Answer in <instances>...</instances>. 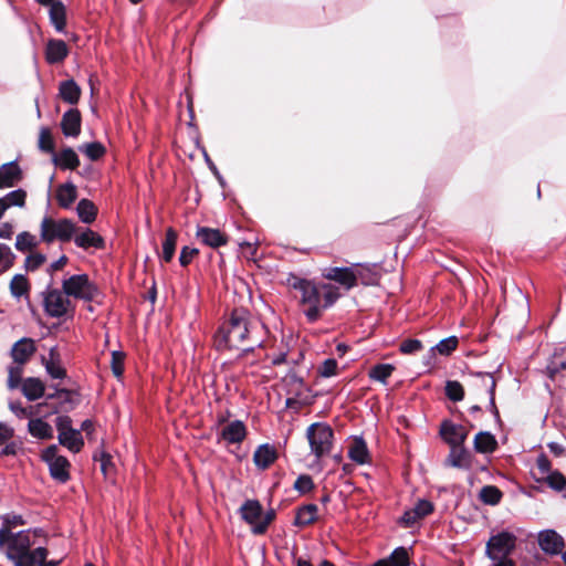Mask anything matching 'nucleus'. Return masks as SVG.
<instances>
[{"label": "nucleus", "instance_id": "nucleus-1", "mask_svg": "<svg viewBox=\"0 0 566 566\" xmlns=\"http://www.w3.org/2000/svg\"><path fill=\"white\" fill-rule=\"evenodd\" d=\"M36 532L20 531L9 532L7 528H0V552L14 566H59L61 559H48L49 551L36 546Z\"/></svg>", "mask_w": 566, "mask_h": 566}, {"label": "nucleus", "instance_id": "nucleus-2", "mask_svg": "<svg viewBox=\"0 0 566 566\" xmlns=\"http://www.w3.org/2000/svg\"><path fill=\"white\" fill-rule=\"evenodd\" d=\"M287 284L300 292V302L307 306L305 316L310 322L317 321L322 315V310L332 306L340 296L338 287L329 284H316L313 281L292 275L287 279Z\"/></svg>", "mask_w": 566, "mask_h": 566}, {"label": "nucleus", "instance_id": "nucleus-3", "mask_svg": "<svg viewBox=\"0 0 566 566\" xmlns=\"http://www.w3.org/2000/svg\"><path fill=\"white\" fill-rule=\"evenodd\" d=\"M253 328L250 312L245 308H235L219 327L216 344L220 349H251L258 342L252 340Z\"/></svg>", "mask_w": 566, "mask_h": 566}, {"label": "nucleus", "instance_id": "nucleus-4", "mask_svg": "<svg viewBox=\"0 0 566 566\" xmlns=\"http://www.w3.org/2000/svg\"><path fill=\"white\" fill-rule=\"evenodd\" d=\"M516 536L510 532L492 535L486 542L485 554L492 560V566H516L511 558L516 547Z\"/></svg>", "mask_w": 566, "mask_h": 566}, {"label": "nucleus", "instance_id": "nucleus-5", "mask_svg": "<svg viewBox=\"0 0 566 566\" xmlns=\"http://www.w3.org/2000/svg\"><path fill=\"white\" fill-rule=\"evenodd\" d=\"M77 230L76 223L66 218L54 219L44 217L40 223V240L46 244L54 242H69Z\"/></svg>", "mask_w": 566, "mask_h": 566}, {"label": "nucleus", "instance_id": "nucleus-6", "mask_svg": "<svg viewBox=\"0 0 566 566\" xmlns=\"http://www.w3.org/2000/svg\"><path fill=\"white\" fill-rule=\"evenodd\" d=\"M42 305L45 314L52 318L71 316L75 308L63 289L59 290L52 286H48L42 292Z\"/></svg>", "mask_w": 566, "mask_h": 566}, {"label": "nucleus", "instance_id": "nucleus-7", "mask_svg": "<svg viewBox=\"0 0 566 566\" xmlns=\"http://www.w3.org/2000/svg\"><path fill=\"white\" fill-rule=\"evenodd\" d=\"M63 292L69 297L91 302L99 294L97 285L90 280L87 274H75L63 280Z\"/></svg>", "mask_w": 566, "mask_h": 566}, {"label": "nucleus", "instance_id": "nucleus-8", "mask_svg": "<svg viewBox=\"0 0 566 566\" xmlns=\"http://www.w3.org/2000/svg\"><path fill=\"white\" fill-rule=\"evenodd\" d=\"M306 437L311 450L317 459L329 454L333 447L334 433L332 428L325 423H313L307 428Z\"/></svg>", "mask_w": 566, "mask_h": 566}, {"label": "nucleus", "instance_id": "nucleus-9", "mask_svg": "<svg viewBox=\"0 0 566 566\" xmlns=\"http://www.w3.org/2000/svg\"><path fill=\"white\" fill-rule=\"evenodd\" d=\"M42 459L48 463L53 479L61 483L70 479V462L65 457L57 454L56 446L48 447L42 453Z\"/></svg>", "mask_w": 566, "mask_h": 566}, {"label": "nucleus", "instance_id": "nucleus-10", "mask_svg": "<svg viewBox=\"0 0 566 566\" xmlns=\"http://www.w3.org/2000/svg\"><path fill=\"white\" fill-rule=\"evenodd\" d=\"M472 390L476 395H482L483 392L489 395L490 410L499 416V410L495 405V388L496 380L492 373H475L473 374V379L471 382Z\"/></svg>", "mask_w": 566, "mask_h": 566}, {"label": "nucleus", "instance_id": "nucleus-11", "mask_svg": "<svg viewBox=\"0 0 566 566\" xmlns=\"http://www.w3.org/2000/svg\"><path fill=\"white\" fill-rule=\"evenodd\" d=\"M41 150L52 153L53 163L61 169L74 170L80 166V159L76 153L71 148H65L60 153L54 151V144H39Z\"/></svg>", "mask_w": 566, "mask_h": 566}, {"label": "nucleus", "instance_id": "nucleus-12", "mask_svg": "<svg viewBox=\"0 0 566 566\" xmlns=\"http://www.w3.org/2000/svg\"><path fill=\"white\" fill-rule=\"evenodd\" d=\"M538 545L544 553L558 555L563 553L565 541L556 531L545 530L538 533Z\"/></svg>", "mask_w": 566, "mask_h": 566}, {"label": "nucleus", "instance_id": "nucleus-13", "mask_svg": "<svg viewBox=\"0 0 566 566\" xmlns=\"http://www.w3.org/2000/svg\"><path fill=\"white\" fill-rule=\"evenodd\" d=\"M442 439L452 448L461 447L468 438L469 431L461 424L443 421L440 428Z\"/></svg>", "mask_w": 566, "mask_h": 566}, {"label": "nucleus", "instance_id": "nucleus-14", "mask_svg": "<svg viewBox=\"0 0 566 566\" xmlns=\"http://www.w3.org/2000/svg\"><path fill=\"white\" fill-rule=\"evenodd\" d=\"M196 237L201 243L212 249L226 245L229 241L224 232L209 227H198Z\"/></svg>", "mask_w": 566, "mask_h": 566}, {"label": "nucleus", "instance_id": "nucleus-15", "mask_svg": "<svg viewBox=\"0 0 566 566\" xmlns=\"http://www.w3.org/2000/svg\"><path fill=\"white\" fill-rule=\"evenodd\" d=\"M35 352L36 346L34 340L32 338L24 337L13 344L10 355L14 364L24 365L30 360Z\"/></svg>", "mask_w": 566, "mask_h": 566}, {"label": "nucleus", "instance_id": "nucleus-16", "mask_svg": "<svg viewBox=\"0 0 566 566\" xmlns=\"http://www.w3.org/2000/svg\"><path fill=\"white\" fill-rule=\"evenodd\" d=\"M326 280L335 281L346 290L356 286V276L354 274L353 265L348 268H329L323 273Z\"/></svg>", "mask_w": 566, "mask_h": 566}, {"label": "nucleus", "instance_id": "nucleus-17", "mask_svg": "<svg viewBox=\"0 0 566 566\" xmlns=\"http://www.w3.org/2000/svg\"><path fill=\"white\" fill-rule=\"evenodd\" d=\"M82 117L77 108L67 109L61 120V129L65 137L76 138L81 133Z\"/></svg>", "mask_w": 566, "mask_h": 566}, {"label": "nucleus", "instance_id": "nucleus-18", "mask_svg": "<svg viewBox=\"0 0 566 566\" xmlns=\"http://www.w3.org/2000/svg\"><path fill=\"white\" fill-rule=\"evenodd\" d=\"M69 55L67 44L63 40L50 39L45 46V61L49 64H59Z\"/></svg>", "mask_w": 566, "mask_h": 566}, {"label": "nucleus", "instance_id": "nucleus-19", "mask_svg": "<svg viewBox=\"0 0 566 566\" xmlns=\"http://www.w3.org/2000/svg\"><path fill=\"white\" fill-rule=\"evenodd\" d=\"M74 243L84 250L90 248L103 249L105 247L104 239L92 229H84L82 232H75L73 237Z\"/></svg>", "mask_w": 566, "mask_h": 566}, {"label": "nucleus", "instance_id": "nucleus-20", "mask_svg": "<svg viewBox=\"0 0 566 566\" xmlns=\"http://www.w3.org/2000/svg\"><path fill=\"white\" fill-rule=\"evenodd\" d=\"M353 270L356 276V284L360 282L364 285H375L380 279L377 266L374 264H354Z\"/></svg>", "mask_w": 566, "mask_h": 566}, {"label": "nucleus", "instance_id": "nucleus-21", "mask_svg": "<svg viewBox=\"0 0 566 566\" xmlns=\"http://www.w3.org/2000/svg\"><path fill=\"white\" fill-rule=\"evenodd\" d=\"M277 459V451L275 447L270 444L260 446L254 454L253 461L259 469L265 470L272 465Z\"/></svg>", "mask_w": 566, "mask_h": 566}, {"label": "nucleus", "instance_id": "nucleus-22", "mask_svg": "<svg viewBox=\"0 0 566 566\" xmlns=\"http://www.w3.org/2000/svg\"><path fill=\"white\" fill-rule=\"evenodd\" d=\"M247 436V428L240 420L229 422L222 428L221 437L228 443H240Z\"/></svg>", "mask_w": 566, "mask_h": 566}, {"label": "nucleus", "instance_id": "nucleus-23", "mask_svg": "<svg viewBox=\"0 0 566 566\" xmlns=\"http://www.w3.org/2000/svg\"><path fill=\"white\" fill-rule=\"evenodd\" d=\"M81 93V87L73 78L62 81L59 85V96L67 104H77Z\"/></svg>", "mask_w": 566, "mask_h": 566}, {"label": "nucleus", "instance_id": "nucleus-24", "mask_svg": "<svg viewBox=\"0 0 566 566\" xmlns=\"http://www.w3.org/2000/svg\"><path fill=\"white\" fill-rule=\"evenodd\" d=\"M348 457L357 464L370 462V454L366 442L361 438H355L348 447Z\"/></svg>", "mask_w": 566, "mask_h": 566}, {"label": "nucleus", "instance_id": "nucleus-25", "mask_svg": "<svg viewBox=\"0 0 566 566\" xmlns=\"http://www.w3.org/2000/svg\"><path fill=\"white\" fill-rule=\"evenodd\" d=\"M242 518L252 526L254 533L255 525L261 522L262 506L256 500H248L241 507Z\"/></svg>", "mask_w": 566, "mask_h": 566}, {"label": "nucleus", "instance_id": "nucleus-26", "mask_svg": "<svg viewBox=\"0 0 566 566\" xmlns=\"http://www.w3.org/2000/svg\"><path fill=\"white\" fill-rule=\"evenodd\" d=\"M49 18L56 32L64 33L66 27V7L61 0L51 3Z\"/></svg>", "mask_w": 566, "mask_h": 566}, {"label": "nucleus", "instance_id": "nucleus-27", "mask_svg": "<svg viewBox=\"0 0 566 566\" xmlns=\"http://www.w3.org/2000/svg\"><path fill=\"white\" fill-rule=\"evenodd\" d=\"M22 394L30 401H34L44 395L45 386L39 378L29 377L21 384Z\"/></svg>", "mask_w": 566, "mask_h": 566}, {"label": "nucleus", "instance_id": "nucleus-28", "mask_svg": "<svg viewBox=\"0 0 566 566\" xmlns=\"http://www.w3.org/2000/svg\"><path fill=\"white\" fill-rule=\"evenodd\" d=\"M21 179V170L17 164H7L0 167V188L14 186Z\"/></svg>", "mask_w": 566, "mask_h": 566}, {"label": "nucleus", "instance_id": "nucleus-29", "mask_svg": "<svg viewBox=\"0 0 566 566\" xmlns=\"http://www.w3.org/2000/svg\"><path fill=\"white\" fill-rule=\"evenodd\" d=\"M447 463L454 468L469 469L471 465V455L461 447H452L447 458Z\"/></svg>", "mask_w": 566, "mask_h": 566}, {"label": "nucleus", "instance_id": "nucleus-30", "mask_svg": "<svg viewBox=\"0 0 566 566\" xmlns=\"http://www.w3.org/2000/svg\"><path fill=\"white\" fill-rule=\"evenodd\" d=\"M497 448V441L493 434L486 431L479 432L474 438V449L479 453H492Z\"/></svg>", "mask_w": 566, "mask_h": 566}, {"label": "nucleus", "instance_id": "nucleus-31", "mask_svg": "<svg viewBox=\"0 0 566 566\" xmlns=\"http://www.w3.org/2000/svg\"><path fill=\"white\" fill-rule=\"evenodd\" d=\"M318 507L315 504H306L296 511L294 524L296 526H307L317 520Z\"/></svg>", "mask_w": 566, "mask_h": 566}, {"label": "nucleus", "instance_id": "nucleus-32", "mask_svg": "<svg viewBox=\"0 0 566 566\" xmlns=\"http://www.w3.org/2000/svg\"><path fill=\"white\" fill-rule=\"evenodd\" d=\"M77 198L76 187L73 184H64L56 189V201L62 208H70Z\"/></svg>", "mask_w": 566, "mask_h": 566}, {"label": "nucleus", "instance_id": "nucleus-33", "mask_svg": "<svg viewBox=\"0 0 566 566\" xmlns=\"http://www.w3.org/2000/svg\"><path fill=\"white\" fill-rule=\"evenodd\" d=\"M45 369L48 374L55 379H63L66 377V370L61 365L59 355L55 350V348H52L50 350V358L48 360L43 359Z\"/></svg>", "mask_w": 566, "mask_h": 566}, {"label": "nucleus", "instance_id": "nucleus-34", "mask_svg": "<svg viewBox=\"0 0 566 566\" xmlns=\"http://www.w3.org/2000/svg\"><path fill=\"white\" fill-rule=\"evenodd\" d=\"M374 566H409L408 552L405 547H398L388 558L376 562Z\"/></svg>", "mask_w": 566, "mask_h": 566}, {"label": "nucleus", "instance_id": "nucleus-35", "mask_svg": "<svg viewBox=\"0 0 566 566\" xmlns=\"http://www.w3.org/2000/svg\"><path fill=\"white\" fill-rule=\"evenodd\" d=\"M536 482L545 484L556 492H563L566 490V476L558 470H555L543 478H536Z\"/></svg>", "mask_w": 566, "mask_h": 566}, {"label": "nucleus", "instance_id": "nucleus-36", "mask_svg": "<svg viewBox=\"0 0 566 566\" xmlns=\"http://www.w3.org/2000/svg\"><path fill=\"white\" fill-rule=\"evenodd\" d=\"M57 438L63 447L67 448L70 451L74 453L80 452L84 446L83 438L78 430L69 431V433L62 432L61 434H59Z\"/></svg>", "mask_w": 566, "mask_h": 566}, {"label": "nucleus", "instance_id": "nucleus-37", "mask_svg": "<svg viewBox=\"0 0 566 566\" xmlns=\"http://www.w3.org/2000/svg\"><path fill=\"white\" fill-rule=\"evenodd\" d=\"M76 211L82 222L91 224L95 221L97 216V208L93 201L82 199L78 201Z\"/></svg>", "mask_w": 566, "mask_h": 566}, {"label": "nucleus", "instance_id": "nucleus-38", "mask_svg": "<svg viewBox=\"0 0 566 566\" xmlns=\"http://www.w3.org/2000/svg\"><path fill=\"white\" fill-rule=\"evenodd\" d=\"M28 428L30 434L39 439H50L53 436L52 427L40 418L31 419Z\"/></svg>", "mask_w": 566, "mask_h": 566}, {"label": "nucleus", "instance_id": "nucleus-39", "mask_svg": "<svg viewBox=\"0 0 566 566\" xmlns=\"http://www.w3.org/2000/svg\"><path fill=\"white\" fill-rule=\"evenodd\" d=\"M15 249L22 253L32 252L39 245L36 237L28 231L20 232L15 239Z\"/></svg>", "mask_w": 566, "mask_h": 566}, {"label": "nucleus", "instance_id": "nucleus-40", "mask_svg": "<svg viewBox=\"0 0 566 566\" xmlns=\"http://www.w3.org/2000/svg\"><path fill=\"white\" fill-rule=\"evenodd\" d=\"M178 234L172 228L166 230L165 240L163 242L161 258L165 262H170L176 251Z\"/></svg>", "mask_w": 566, "mask_h": 566}, {"label": "nucleus", "instance_id": "nucleus-41", "mask_svg": "<svg viewBox=\"0 0 566 566\" xmlns=\"http://www.w3.org/2000/svg\"><path fill=\"white\" fill-rule=\"evenodd\" d=\"M10 292L17 298L28 295L30 292L28 277L23 274H15L10 281Z\"/></svg>", "mask_w": 566, "mask_h": 566}, {"label": "nucleus", "instance_id": "nucleus-42", "mask_svg": "<svg viewBox=\"0 0 566 566\" xmlns=\"http://www.w3.org/2000/svg\"><path fill=\"white\" fill-rule=\"evenodd\" d=\"M502 499V492L494 485H485L480 491V500L484 504L496 505Z\"/></svg>", "mask_w": 566, "mask_h": 566}, {"label": "nucleus", "instance_id": "nucleus-43", "mask_svg": "<svg viewBox=\"0 0 566 566\" xmlns=\"http://www.w3.org/2000/svg\"><path fill=\"white\" fill-rule=\"evenodd\" d=\"M27 192L23 189H17L8 195H6L1 200L7 206V209L10 207H23L25 205Z\"/></svg>", "mask_w": 566, "mask_h": 566}, {"label": "nucleus", "instance_id": "nucleus-44", "mask_svg": "<svg viewBox=\"0 0 566 566\" xmlns=\"http://www.w3.org/2000/svg\"><path fill=\"white\" fill-rule=\"evenodd\" d=\"M15 262V255L11 249L0 243V274L10 270Z\"/></svg>", "mask_w": 566, "mask_h": 566}, {"label": "nucleus", "instance_id": "nucleus-45", "mask_svg": "<svg viewBox=\"0 0 566 566\" xmlns=\"http://www.w3.org/2000/svg\"><path fill=\"white\" fill-rule=\"evenodd\" d=\"M394 369L395 368L392 365L379 364L370 369L369 377L380 382H386L387 379L391 376Z\"/></svg>", "mask_w": 566, "mask_h": 566}, {"label": "nucleus", "instance_id": "nucleus-46", "mask_svg": "<svg viewBox=\"0 0 566 566\" xmlns=\"http://www.w3.org/2000/svg\"><path fill=\"white\" fill-rule=\"evenodd\" d=\"M23 365H11L8 368V387L10 389H15L20 386L23 373Z\"/></svg>", "mask_w": 566, "mask_h": 566}, {"label": "nucleus", "instance_id": "nucleus-47", "mask_svg": "<svg viewBox=\"0 0 566 566\" xmlns=\"http://www.w3.org/2000/svg\"><path fill=\"white\" fill-rule=\"evenodd\" d=\"M446 395L452 401H461L464 397V389L459 381L450 380L446 385Z\"/></svg>", "mask_w": 566, "mask_h": 566}, {"label": "nucleus", "instance_id": "nucleus-48", "mask_svg": "<svg viewBox=\"0 0 566 566\" xmlns=\"http://www.w3.org/2000/svg\"><path fill=\"white\" fill-rule=\"evenodd\" d=\"M46 261V256L39 252L30 253L24 261V268L27 271L33 272L41 268Z\"/></svg>", "mask_w": 566, "mask_h": 566}, {"label": "nucleus", "instance_id": "nucleus-49", "mask_svg": "<svg viewBox=\"0 0 566 566\" xmlns=\"http://www.w3.org/2000/svg\"><path fill=\"white\" fill-rule=\"evenodd\" d=\"M338 365L336 359H325L317 368V374L321 377L328 378L337 374Z\"/></svg>", "mask_w": 566, "mask_h": 566}, {"label": "nucleus", "instance_id": "nucleus-50", "mask_svg": "<svg viewBox=\"0 0 566 566\" xmlns=\"http://www.w3.org/2000/svg\"><path fill=\"white\" fill-rule=\"evenodd\" d=\"M536 468L537 473L535 474L536 478H543L544 475L549 474L551 472L555 471L552 467V462L548 459L546 454H539L536 459Z\"/></svg>", "mask_w": 566, "mask_h": 566}, {"label": "nucleus", "instance_id": "nucleus-51", "mask_svg": "<svg viewBox=\"0 0 566 566\" xmlns=\"http://www.w3.org/2000/svg\"><path fill=\"white\" fill-rule=\"evenodd\" d=\"M124 361H125V354L123 352H113L112 353V370L115 377L119 378L122 377L124 373Z\"/></svg>", "mask_w": 566, "mask_h": 566}, {"label": "nucleus", "instance_id": "nucleus-52", "mask_svg": "<svg viewBox=\"0 0 566 566\" xmlns=\"http://www.w3.org/2000/svg\"><path fill=\"white\" fill-rule=\"evenodd\" d=\"M81 151H83L92 160H97L106 153V149L103 144H86L85 147L81 149Z\"/></svg>", "mask_w": 566, "mask_h": 566}, {"label": "nucleus", "instance_id": "nucleus-53", "mask_svg": "<svg viewBox=\"0 0 566 566\" xmlns=\"http://www.w3.org/2000/svg\"><path fill=\"white\" fill-rule=\"evenodd\" d=\"M313 488L314 482L312 478L307 474L300 475L294 483V489L302 494L308 493L310 491L313 490Z\"/></svg>", "mask_w": 566, "mask_h": 566}, {"label": "nucleus", "instance_id": "nucleus-54", "mask_svg": "<svg viewBox=\"0 0 566 566\" xmlns=\"http://www.w3.org/2000/svg\"><path fill=\"white\" fill-rule=\"evenodd\" d=\"M458 346V338L455 336L448 337L442 339L437 346L436 349L441 355H450L453 350H455Z\"/></svg>", "mask_w": 566, "mask_h": 566}, {"label": "nucleus", "instance_id": "nucleus-55", "mask_svg": "<svg viewBox=\"0 0 566 566\" xmlns=\"http://www.w3.org/2000/svg\"><path fill=\"white\" fill-rule=\"evenodd\" d=\"M400 352L406 355L415 354L422 349V343L418 339H405L399 347Z\"/></svg>", "mask_w": 566, "mask_h": 566}, {"label": "nucleus", "instance_id": "nucleus-56", "mask_svg": "<svg viewBox=\"0 0 566 566\" xmlns=\"http://www.w3.org/2000/svg\"><path fill=\"white\" fill-rule=\"evenodd\" d=\"M275 517V513L273 510L266 512L265 514L262 513L261 522L255 525L254 534L261 535L264 534L269 527V525L272 523V521Z\"/></svg>", "mask_w": 566, "mask_h": 566}, {"label": "nucleus", "instance_id": "nucleus-57", "mask_svg": "<svg viewBox=\"0 0 566 566\" xmlns=\"http://www.w3.org/2000/svg\"><path fill=\"white\" fill-rule=\"evenodd\" d=\"M199 250L196 248L184 247L180 252L179 262L182 266H187L196 255H198Z\"/></svg>", "mask_w": 566, "mask_h": 566}, {"label": "nucleus", "instance_id": "nucleus-58", "mask_svg": "<svg viewBox=\"0 0 566 566\" xmlns=\"http://www.w3.org/2000/svg\"><path fill=\"white\" fill-rule=\"evenodd\" d=\"M412 509L423 518L433 512V504L427 500H419Z\"/></svg>", "mask_w": 566, "mask_h": 566}, {"label": "nucleus", "instance_id": "nucleus-59", "mask_svg": "<svg viewBox=\"0 0 566 566\" xmlns=\"http://www.w3.org/2000/svg\"><path fill=\"white\" fill-rule=\"evenodd\" d=\"M56 429L59 434L62 432L69 433V431H76L72 428V420L67 416H62L56 419Z\"/></svg>", "mask_w": 566, "mask_h": 566}, {"label": "nucleus", "instance_id": "nucleus-60", "mask_svg": "<svg viewBox=\"0 0 566 566\" xmlns=\"http://www.w3.org/2000/svg\"><path fill=\"white\" fill-rule=\"evenodd\" d=\"M24 524L22 516L20 515H7L3 517V524L0 528H7L9 532H12L11 528L13 526H21Z\"/></svg>", "mask_w": 566, "mask_h": 566}, {"label": "nucleus", "instance_id": "nucleus-61", "mask_svg": "<svg viewBox=\"0 0 566 566\" xmlns=\"http://www.w3.org/2000/svg\"><path fill=\"white\" fill-rule=\"evenodd\" d=\"M419 520H421V517L419 516V514L413 510H409V511H406L405 514L402 515L401 517V522L406 525V526H412L413 524H416Z\"/></svg>", "mask_w": 566, "mask_h": 566}, {"label": "nucleus", "instance_id": "nucleus-62", "mask_svg": "<svg viewBox=\"0 0 566 566\" xmlns=\"http://www.w3.org/2000/svg\"><path fill=\"white\" fill-rule=\"evenodd\" d=\"M11 411L19 418H28L32 415L27 408L22 407L20 402H10L9 405Z\"/></svg>", "mask_w": 566, "mask_h": 566}, {"label": "nucleus", "instance_id": "nucleus-63", "mask_svg": "<svg viewBox=\"0 0 566 566\" xmlns=\"http://www.w3.org/2000/svg\"><path fill=\"white\" fill-rule=\"evenodd\" d=\"M13 429L6 423L0 422V444L10 440L13 437Z\"/></svg>", "mask_w": 566, "mask_h": 566}, {"label": "nucleus", "instance_id": "nucleus-64", "mask_svg": "<svg viewBox=\"0 0 566 566\" xmlns=\"http://www.w3.org/2000/svg\"><path fill=\"white\" fill-rule=\"evenodd\" d=\"M67 261H69L67 256L62 255L59 260L54 261L50 265L49 272H55V271L62 270L66 265Z\"/></svg>", "mask_w": 566, "mask_h": 566}]
</instances>
